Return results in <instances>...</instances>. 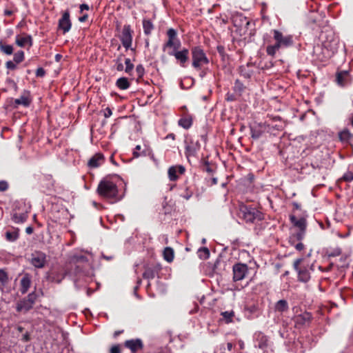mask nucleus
Returning a JSON list of instances; mask_svg holds the SVG:
<instances>
[{"label": "nucleus", "mask_w": 353, "mask_h": 353, "mask_svg": "<svg viewBox=\"0 0 353 353\" xmlns=\"http://www.w3.org/2000/svg\"><path fill=\"white\" fill-rule=\"evenodd\" d=\"M71 26L70 13L66 11L63 14L62 17L59 21V28L63 31V34H65L70 30Z\"/></svg>", "instance_id": "obj_9"}, {"label": "nucleus", "mask_w": 353, "mask_h": 353, "mask_svg": "<svg viewBox=\"0 0 353 353\" xmlns=\"http://www.w3.org/2000/svg\"><path fill=\"white\" fill-rule=\"evenodd\" d=\"M143 28L144 33L147 35H149L151 33L152 30H153L154 26L150 20L143 19Z\"/></svg>", "instance_id": "obj_27"}, {"label": "nucleus", "mask_w": 353, "mask_h": 353, "mask_svg": "<svg viewBox=\"0 0 353 353\" xmlns=\"http://www.w3.org/2000/svg\"><path fill=\"white\" fill-rule=\"evenodd\" d=\"M12 219L16 223H22L26 221L27 214L26 213H14Z\"/></svg>", "instance_id": "obj_26"}, {"label": "nucleus", "mask_w": 353, "mask_h": 353, "mask_svg": "<svg viewBox=\"0 0 353 353\" xmlns=\"http://www.w3.org/2000/svg\"><path fill=\"white\" fill-rule=\"evenodd\" d=\"M0 50L7 55H10L13 52V47L11 45H6L0 41Z\"/></svg>", "instance_id": "obj_29"}, {"label": "nucleus", "mask_w": 353, "mask_h": 353, "mask_svg": "<svg viewBox=\"0 0 353 353\" xmlns=\"http://www.w3.org/2000/svg\"><path fill=\"white\" fill-rule=\"evenodd\" d=\"M24 59V52L22 50L17 52L14 54V61L16 63H19L22 62Z\"/></svg>", "instance_id": "obj_32"}, {"label": "nucleus", "mask_w": 353, "mask_h": 353, "mask_svg": "<svg viewBox=\"0 0 353 353\" xmlns=\"http://www.w3.org/2000/svg\"><path fill=\"white\" fill-rule=\"evenodd\" d=\"M81 11H83V10H88L89 6L87 4L83 3L80 6Z\"/></svg>", "instance_id": "obj_55"}, {"label": "nucleus", "mask_w": 353, "mask_h": 353, "mask_svg": "<svg viewBox=\"0 0 353 353\" xmlns=\"http://www.w3.org/2000/svg\"><path fill=\"white\" fill-rule=\"evenodd\" d=\"M8 188V184L6 181H0V191H6Z\"/></svg>", "instance_id": "obj_46"}, {"label": "nucleus", "mask_w": 353, "mask_h": 353, "mask_svg": "<svg viewBox=\"0 0 353 353\" xmlns=\"http://www.w3.org/2000/svg\"><path fill=\"white\" fill-rule=\"evenodd\" d=\"M125 63L126 65L125 72L127 73H130L132 70V69L134 68V65L131 63L130 59L128 58L125 59Z\"/></svg>", "instance_id": "obj_40"}, {"label": "nucleus", "mask_w": 353, "mask_h": 353, "mask_svg": "<svg viewBox=\"0 0 353 353\" xmlns=\"http://www.w3.org/2000/svg\"><path fill=\"white\" fill-rule=\"evenodd\" d=\"M6 65L8 69L14 70L17 68L16 63L12 61H7Z\"/></svg>", "instance_id": "obj_47"}, {"label": "nucleus", "mask_w": 353, "mask_h": 353, "mask_svg": "<svg viewBox=\"0 0 353 353\" xmlns=\"http://www.w3.org/2000/svg\"><path fill=\"white\" fill-rule=\"evenodd\" d=\"M294 247L298 251H301L304 248V245L300 242L296 243Z\"/></svg>", "instance_id": "obj_54"}, {"label": "nucleus", "mask_w": 353, "mask_h": 353, "mask_svg": "<svg viewBox=\"0 0 353 353\" xmlns=\"http://www.w3.org/2000/svg\"><path fill=\"white\" fill-rule=\"evenodd\" d=\"M267 126L265 123H256L251 127L252 137L257 139L262 136V134L266 131Z\"/></svg>", "instance_id": "obj_12"}, {"label": "nucleus", "mask_w": 353, "mask_h": 353, "mask_svg": "<svg viewBox=\"0 0 353 353\" xmlns=\"http://www.w3.org/2000/svg\"><path fill=\"white\" fill-rule=\"evenodd\" d=\"M279 48L280 47L276 43L272 46H269L267 47V53L269 55L273 56Z\"/></svg>", "instance_id": "obj_34"}, {"label": "nucleus", "mask_w": 353, "mask_h": 353, "mask_svg": "<svg viewBox=\"0 0 353 353\" xmlns=\"http://www.w3.org/2000/svg\"><path fill=\"white\" fill-rule=\"evenodd\" d=\"M16 43L19 47H24L27 44L30 46H32V37L30 35L23 37L17 36L16 37Z\"/></svg>", "instance_id": "obj_21"}, {"label": "nucleus", "mask_w": 353, "mask_h": 353, "mask_svg": "<svg viewBox=\"0 0 353 353\" xmlns=\"http://www.w3.org/2000/svg\"><path fill=\"white\" fill-rule=\"evenodd\" d=\"M288 309V304L285 300H279L275 305V310L278 312H283L287 311Z\"/></svg>", "instance_id": "obj_25"}, {"label": "nucleus", "mask_w": 353, "mask_h": 353, "mask_svg": "<svg viewBox=\"0 0 353 353\" xmlns=\"http://www.w3.org/2000/svg\"><path fill=\"white\" fill-rule=\"evenodd\" d=\"M227 347L229 351H231L232 349V344L231 343H228L227 344Z\"/></svg>", "instance_id": "obj_58"}, {"label": "nucleus", "mask_w": 353, "mask_h": 353, "mask_svg": "<svg viewBox=\"0 0 353 353\" xmlns=\"http://www.w3.org/2000/svg\"><path fill=\"white\" fill-rule=\"evenodd\" d=\"M167 36L168 39L163 43L162 50L167 52L168 55L174 57L181 67H185L189 59V50L185 48L181 49V43L175 29L169 28Z\"/></svg>", "instance_id": "obj_1"}, {"label": "nucleus", "mask_w": 353, "mask_h": 353, "mask_svg": "<svg viewBox=\"0 0 353 353\" xmlns=\"http://www.w3.org/2000/svg\"><path fill=\"white\" fill-rule=\"evenodd\" d=\"M120 39L123 47L126 50H128L130 48L132 41V32L129 25H125L123 26Z\"/></svg>", "instance_id": "obj_6"}, {"label": "nucleus", "mask_w": 353, "mask_h": 353, "mask_svg": "<svg viewBox=\"0 0 353 353\" xmlns=\"http://www.w3.org/2000/svg\"><path fill=\"white\" fill-rule=\"evenodd\" d=\"M347 72H340L337 74L336 77V81L339 85L343 86L345 85L344 83V78L346 77Z\"/></svg>", "instance_id": "obj_36"}, {"label": "nucleus", "mask_w": 353, "mask_h": 353, "mask_svg": "<svg viewBox=\"0 0 353 353\" xmlns=\"http://www.w3.org/2000/svg\"><path fill=\"white\" fill-rule=\"evenodd\" d=\"M60 58H61V55L60 54H57L56 55V60L57 61H59Z\"/></svg>", "instance_id": "obj_61"}, {"label": "nucleus", "mask_w": 353, "mask_h": 353, "mask_svg": "<svg viewBox=\"0 0 353 353\" xmlns=\"http://www.w3.org/2000/svg\"><path fill=\"white\" fill-rule=\"evenodd\" d=\"M12 11H10V10H5V12H4V14H5L6 15H8V16L11 15V14H12Z\"/></svg>", "instance_id": "obj_59"}, {"label": "nucleus", "mask_w": 353, "mask_h": 353, "mask_svg": "<svg viewBox=\"0 0 353 353\" xmlns=\"http://www.w3.org/2000/svg\"><path fill=\"white\" fill-rule=\"evenodd\" d=\"M185 172V168L183 165H174L168 169V176L170 181H175L178 176L176 173L183 174Z\"/></svg>", "instance_id": "obj_13"}, {"label": "nucleus", "mask_w": 353, "mask_h": 353, "mask_svg": "<svg viewBox=\"0 0 353 353\" xmlns=\"http://www.w3.org/2000/svg\"><path fill=\"white\" fill-rule=\"evenodd\" d=\"M31 305H34L36 300V294L34 293H30L28 296L25 298Z\"/></svg>", "instance_id": "obj_44"}, {"label": "nucleus", "mask_w": 353, "mask_h": 353, "mask_svg": "<svg viewBox=\"0 0 353 353\" xmlns=\"http://www.w3.org/2000/svg\"><path fill=\"white\" fill-rule=\"evenodd\" d=\"M167 138H170V139H174L175 136H174V134H168V135L167 136Z\"/></svg>", "instance_id": "obj_60"}, {"label": "nucleus", "mask_w": 353, "mask_h": 353, "mask_svg": "<svg viewBox=\"0 0 353 353\" xmlns=\"http://www.w3.org/2000/svg\"><path fill=\"white\" fill-rule=\"evenodd\" d=\"M141 145H137L133 152V155L134 157L137 158L141 155H143V156H145L147 154H150V153H152V151L150 150L149 149H147V150H144L142 151L141 153H139L138 151L141 150Z\"/></svg>", "instance_id": "obj_30"}, {"label": "nucleus", "mask_w": 353, "mask_h": 353, "mask_svg": "<svg viewBox=\"0 0 353 353\" xmlns=\"http://www.w3.org/2000/svg\"><path fill=\"white\" fill-rule=\"evenodd\" d=\"M32 306L33 305H31L28 301H27L26 299H23V300L18 302L17 305V310L18 312H27L32 307Z\"/></svg>", "instance_id": "obj_20"}, {"label": "nucleus", "mask_w": 353, "mask_h": 353, "mask_svg": "<svg viewBox=\"0 0 353 353\" xmlns=\"http://www.w3.org/2000/svg\"><path fill=\"white\" fill-rule=\"evenodd\" d=\"M26 232L28 234H31L32 232H33V228L32 227H28L26 228Z\"/></svg>", "instance_id": "obj_56"}, {"label": "nucleus", "mask_w": 353, "mask_h": 353, "mask_svg": "<svg viewBox=\"0 0 353 353\" xmlns=\"http://www.w3.org/2000/svg\"><path fill=\"white\" fill-rule=\"evenodd\" d=\"M120 333H121V332H115V334H114V335H115V336H117V335H119Z\"/></svg>", "instance_id": "obj_62"}, {"label": "nucleus", "mask_w": 353, "mask_h": 353, "mask_svg": "<svg viewBox=\"0 0 353 353\" xmlns=\"http://www.w3.org/2000/svg\"><path fill=\"white\" fill-rule=\"evenodd\" d=\"M303 259H298L294 262V269L299 272V270H301V269L299 268V265L302 262Z\"/></svg>", "instance_id": "obj_48"}, {"label": "nucleus", "mask_w": 353, "mask_h": 353, "mask_svg": "<svg viewBox=\"0 0 353 353\" xmlns=\"http://www.w3.org/2000/svg\"><path fill=\"white\" fill-rule=\"evenodd\" d=\"M192 66L196 69H200L203 65L208 64L209 60L203 50L199 46L193 47L191 50Z\"/></svg>", "instance_id": "obj_4"}, {"label": "nucleus", "mask_w": 353, "mask_h": 353, "mask_svg": "<svg viewBox=\"0 0 353 353\" xmlns=\"http://www.w3.org/2000/svg\"><path fill=\"white\" fill-rule=\"evenodd\" d=\"M45 73H46L45 70L42 68H37V70L36 71V75H37V77H43L45 75Z\"/></svg>", "instance_id": "obj_49"}, {"label": "nucleus", "mask_w": 353, "mask_h": 353, "mask_svg": "<svg viewBox=\"0 0 353 353\" xmlns=\"http://www.w3.org/2000/svg\"><path fill=\"white\" fill-rule=\"evenodd\" d=\"M290 221L299 230H305L306 228V221L305 219L301 218L299 219H296L294 216H290Z\"/></svg>", "instance_id": "obj_22"}, {"label": "nucleus", "mask_w": 353, "mask_h": 353, "mask_svg": "<svg viewBox=\"0 0 353 353\" xmlns=\"http://www.w3.org/2000/svg\"><path fill=\"white\" fill-rule=\"evenodd\" d=\"M174 250L172 248L170 247H167L163 250V258L164 259L168 262L171 263L174 259Z\"/></svg>", "instance_id": "obj_23"}, {"label": "nucleus", "mask_w": 353, "mask_h": 353, "mask_svg": "<svg viewBox=\"0 0 353 353\" xmlns=\"http://www.w3.org/2000/svg\"><path fill=\"white\" fill-rule=\"evenodd\" d=\"M312 315L309 312H304L295 317V323L297 325H305L311 321Z\"/></svg>", "instance_id": "obj_15"}, {"label": "nucleus", "mask_w": 353, "mask_h": 353, "mask_svg": "<svg viewBox=\"0 0 353 353\" xmlns=\"http://www.w3.org/2000/svg\"><path fill=\"white\" fill-rule=\"evenodd\" d=\"M31 103V98L30 92L27 90H24L21 94V96L19 99H16L14 100V103L17 105H23L25 107H28L30 105Z\"/></svg>", "instance_id": "obj_14"}, {"label": "nucleus", "mask_w": 353, "mask_h": 353, "mask_svg": "<svg viewBox=\"0 0 353 353\" xmlns=\"http://www.w3.org/2000/svg\"><path fill=\"white\" fill-rule=\"evenodd\" d=\"M0 281L3 283L8 281V275L3 270H0Z\"/></svg>", "instance_id": "obj_42"}, {"label": "nucleus", "mask_w": 353, "mask_h": 353, "mask_svg": "<svg viewBox=\"0 0 353 353\" xmlns=\"http://www.w3.org/2000/svg\"><path fill=\"white\" fill-rule=\"evenodd\" d=\"M19 237V234L16 232H7L6 233V238L8 241H15Z\"/></svg>", "instance_id": "obj_33"}, {"label": "nucleus", "mask_w": 353, "mask_h": 353, "mask_svg": "<svg viewBox=\"0 0 353 353\" xmlns=\"http://www.w3.org/2000/svg\"><path fill=\"white\" fill-rule=\"evenodd\" d=\"M46 254L43 252H36L32 254L31 263L37 268H41L46 263Z\"/></svg>", "instance_id": "obj_10"}, {"label": "nucleus", "mask_w": 353, "mask_h": 353, "mask_svg": "<svg viewBox=\"0 0 353 353\" xmlns=\"http://www.w3.org/2000/svg\"><path fill=\"white\" fill-rule=\"evenodd\" d=\"M298 274L299 280L302 282H307L310 279V272L306 269L299 270Z\"/></svg>", "instance_id": "obj_28"}, {"label": "nucleus", "mask_w": 353, "mask_h": 353, "mask_svg": "<svg viewBox=\"0 0 353 353\" xmlns=\"http://www.w3.org/2000/svg\"><path fill=\"white\" fill-rule=\"evenodd\" d=\"M116 85L121 90H126L130 87V83L125 77H121L118 79Z\"/></svg>", "instance_id": "obj_24"}, {"label": "nucleus", "mask_w": 353, "mask_h": 353, "mask_svg": "<svg viewBox=\"0 0 353 353\" xmlns=\"http://www.w3.org/2000/svg\"><path fill=\"white\" fill-rule=\"evenodd\" d=\"M254 339L256 341L255 347L265 351L268 345V337L262 332H256L254 334Z\"/></svg>", "instance_id": "obj_11"}, {"label": "nucleus", "mask_w": 353, "mask_h": 353, "mask_svg": "<svg viewBox=\"0 0 353 353\" xmlns=\"http://www.w3.org/2000/svg\"><path fill=\"white\" fill-rule=\"evenodd\" d=\"M136 70L139 74V77H141L143 74L144 69L141 65H139L137 66Z\"/></svg>", "instance_id": "obj_51"}, {"label": "nucleus", "mask_w": 353, "mask_h": 353, "mask_svg": "<svg viewBox=\"0 0 353 353\" xmlns=\"http://www.w3.org/2000/svg\"><path fill=\"white\" fill-rule=\"evenodd\" d=\"M351 136L348 130H343L339 134V137L341 141H347Z\"/></svg>", "instance_id": "obj_39"}, {"label": "nucleus", "mask_w": 353, "mask_h": 353, "mask_svg": "<svg viewBox=\"0 0 353 353\" xmlns=\"http://www.w3.org/2000/svg\"><path fill=\"white\" fill-rule=\"evenodd\" d=\"M179 125L184 129H189L192 125V117L191 115L185 114L178 121Z\"/></svg>", "instance_id": "obj_19"}, {"label": "nucleus", "mask_w": 353, "mask_h": 353, "mask_svg": "<svg viewBox=\"0 0 353 353\" xmlns=\"http://www.w3.org/2000/svg\"><path fill=\"white\" fill-rule=\"evenodd\" d=\"M193 192L192 190H190L188 188H186L183 193H181V196L186 200H188L192 196Z\"/></svg>", "instance_id": "obj_41"}, {"label": "nucleus", "mask_w": 353, "mask_h": 353, "mask_svg": "<svg viewBox=\"0 0 353 353\" xmlns=\"http://www.w3.org/2000/svg\"><path fill=\"white\" fill-rule=\"evenodd\" d=\"M112 114V112L110 108H106L104 110V117L105 118L110 117Z\"/></svg>", "instance_id": "obj_52"}, {"label": "nucleus", "mask_w": 353, "mask_h": 353, "mask_svg": "<svg viewBox=\"0 0 353 353\" xmlns=\"http://www.w3.org/2000/svg\"><path fill=\"white\" fill-rule=\"evenodd\" d=\"M31 284V276L29 274H25L21 280V292L22 294H26Z\"/></svg>", "instance_id": "obj_18"}, {"label": "nucleus", "mask_w": 353, "mask_h": 353, "mask_svg": "<svg viewBox=\"0 0 353 353\" xmlns=\"http://www.w3.org/2000/svg\"><path fill=\"white\" fill-rule=\"evenodd\" d=\"M305 233V230H299V232L293 235V236L291 238V241H292L293 239H296L298 241L302 240L304 238Z\"/></svg>", "instance_id": "obj_38"}, {"label": "nucleus", "mask_w": 353, "mask_h": 353, "mask_svg": "<svg viewBox=\"0 0 353 353\" xmlns=\"http://www.w3.org/2000/svg\"><path fill=\"white\" fill-rule=\"evenodd\" d=\"M222 316L225 319L227 323L232 321V319L234 316L233 311H225L221 313Z\"/></svg>", "instance_id": "obj_35"}, {"label": "nucleus", "mask_w": 353, "mask_h": 353, "mask_svg": "<svg viewBox=\"0 0 353 353\" xmlns=\"http://www.w3.org/2000/svg\"><path fill=\"white\" fill-rule=\"evenodd\" d=\"M122 61V55H120L117 60V70L118 71H122L123 70V65L121 63Z\"/></svg>", "instance_id": "obj_43"}, {"label": "nucleus", "mask_w": 353, "mask_h": 353, "mask_svg": "<svg viewBox=\"0 0 353 353\" xmlns=\"http://www.w3.org/2000/svg\"><path fill=\"white\" fill-rule=\"evenodd\" d=\"M103 162V157L101 154H96L88 161V165L91 168H96Z\"/></svg>", "instance_id": "obj_17"}, {"label": "nucleus", "mask_w": 353, "mask_h": 353, "mask_svg": "<svg viewBox=\"0 0 353 353\" xmlns=\"http://www.w3.org/2000/svg\"><path fill=\"white\" fill-rule=\"evenodd\" d=\"M87 19H88V15L87 14H84L83 16H82V17H81L79 18V21L81 22H84V21H85L87 20Z\"/></svg>", "instance_id": "obj_57"}, {"label": "nucleus", "mask_w": 353, "mask_h": 353, "mask_svg": "<svg viewBox=\"0 0 353 353\" xmlns=\"http://www.w3.org/2000/svg\"><path fill=\"white\" fill-rule=\"evenodd\" d=\"M248 266L245 264L238 263L233 266V279L234 281L243 280L248 273Z\"/></svg>", "instance_id": "obj_7"}, {"label": "nucleus", "mask_w": 353, "mask_h": 353, "mask_svg": "<svg viewBox=\"0 0 353 353\" xmlns=\"http://www.w3.org/2000/svg\"><path fill=\"white\" fill-rule=\"evenodd\" d=\"M143 276V277L145 279H149V280L150 279H152L155 276V272L153 270H152V269H147L144 272Z\"/></svg>", "instance_id": "obj_37"}, {"label": "nucleus", "mask_w": 353, "mask_h": 353, "mask_svg": "<svg viewBox=\"0 0 353 353\" xmlns=\"http://www.w3.org/2000/svg\"><path fill=\"white\" fill-rule=\"evenodd\" d=\"M245 68L243 67L240 68V71L241 73V75L243 76L245 78H250L251 76V73L250 72L244 71Z\"/></svg>", "instance_id": "obj_50"}, {"label": "nucleus", "mask_w": 353, "mask_h": 353, "mask_svg": "<svg viewBox=\"0 0 353 353\" xmlns=\"http://www.w3.org/2000/svg\"><path fill=\"white\" fill-rule=\"evenodd\" d=\"M343 179L346 181H351L353 180V173L347 172L343 175Z\"/></svg>", "instance_id": "obj_45"}, {"label": "nucleus", "mask_w": 353, "mask_h": 353, "mask_svg": "<svg viewBox=\"0 0 353 353\" xmlns=\"http://www.w3.org/2000/svg\"><path fill=\"white\" fill-rule=\"evenodd\" d=\"M201 148L199 140L191 139L185 147V154L187 157H195Z\"/></svg>", "instance_id": "obj_8"}, {"label": "nucleus", "mask_w": 353, "mask_h": 353, "mask_svg": "<svg viewBox=\"0 0 353 353\" xmlns=\"http://www.w3.org/2000/svg\"><path fill=\"white\" fill-rule=\"evenodd\" d=\"M97 193L105 199H116L118 194L117 186L112 181L103 179L100 181L97 187Z\"/></svg>", "instance_id": "obj_2"}, {"label": "nucleus", "mask_w": 353, "mask_h": 353, "mask_svg": "<svg viewBox=\"0 0 353 353\" xmlns=\"http://www.w3.org/2000/svg\"><path fill=\"white\" fill-rule=\"evenodd\" d=\"M125 346L129 348L132 352H136L143 347L142 341L140 339L128 340L125 342Z\"/></svg>", "instance_id": "obj_16"}, {"label": "nucleus", "mask_w": 353, "mask_h": 353, "mask_svg": "<svg viewBox=\"0 0 353 353\" xmlns=\"http://www.w3.org/2000/svg\"><path fill=\"white\" fill-rule=\"evenodd\" d=\"M110 353H121L119 345H114L110 349Z\"/></svg>", "instance_id": "obj_53"}, {"label": "nucleus", "mask_w": 353, "mask_h": 353, "mask_svg": "<svg viewBox=\"0 0 353 353\" xmlns=\"http://www.w3.org/2000/svg\"><path fill=\"white\" fill-rule=\"evenodd\" d=\"M199 258L206 259L210 256V251L207 248H201L198 250Z\"/></svg>", "instance_id": "obj_31"}, {"label": "nucleus", "mask_w": 353, "mask_h": 353, "mask_svg": "<svg viewBox=\"0 0 353 353\" xmlns=\"http://www.w3.org/2000/svg\"><path fill=\"white\" fill-rule=\"evenodd\" d=\"M239 216L248 223H254L263 219V215L260 211L244 205L240 206Z\"/></svg>", "instance_id": "obj_3"}, {"label": "nucleus", "mask_w": 353, "mask_h": 353, "mask_svg": "<svg viewBox=\"0 0 353 353\" xmlns=\"http://www.w3.org/2000/svg\"><path fill=\"white\" fill-rule=\"evenodd\" d=\"M228 101H232V97H228Z\"/></svg>", "instance_id": "obj_63"}, {"label": "nucleus", "mask_w": 353, "mask_h": 353, "mask_svg": "<svg viewBox=\"0 0 353 353\" xmlns=\"http://www.w3.org/2000/svg\"><path fill=\"white\" fill-rule=\"evenodd\" d=\"M274 39L276 43L280 47H288L293 43L292 37L291 35L284 36L279 30H274Z\"/></svg>", "instance_id": "obj_5"}, {"label": "nucleus", "mask_w": 353, "mask_h": 353, "mask_svg": "<svg viewBox=\"0 0 353 353\" xmlns=\"http://www.w3.org/2000/svg\"><path fill=\"white\" fill-rule=\"evenodd\" d=\"M202 243H205V239H202Z\"/></svg>", "instance_id": "obj_64"}]
</instances>
